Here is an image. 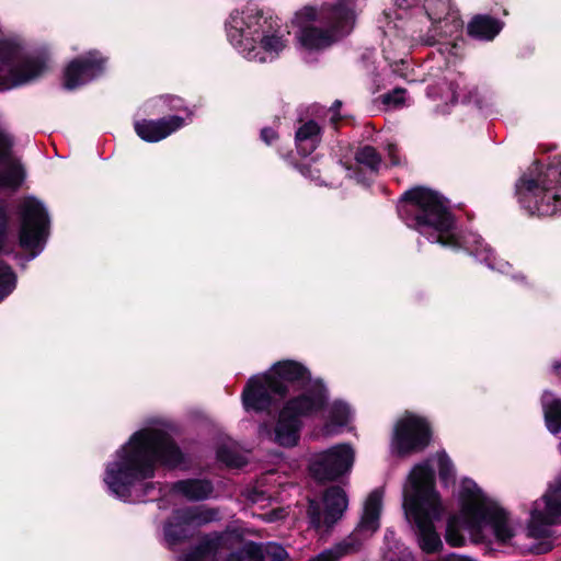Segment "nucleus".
I'll use <instances>...</instances> for the list:
<instances>
[{"label": "nucleus", "instance_id": "nucleus-1", "mask_svg": "<svg viewBox=\"0 0 561 561\" xmlns=\"http://www.w3.org/2000/svg\"><path fill=\"white\" fill-rule=\"evenodd\" d=\"M181 459L179 448L163 428H144L106 463L103 480L112 494L126 500L139 482L153 476L158 462L175 466Z\"/></svg>", "mask_w": 561, "mask_h": 561}, {"label": "nucleus", "instance_id": "nucleus-2", "mask_svg": "<svg viewBox=\"0 0 561 561\" xmlns=\"http://www.w3.org/2000/svg\"><path fill=\"white\" fill-rule=\"evenodd\" d=\"M458 500L462 506L463 526L474 540L494 538L497 542L517 545L524 550L534 549L531 545L518 541L519 522L471 479L461 480Z\"/></svg>", "mask_w": 561, "mask_h": 561}, {"label": "nucleus", "instance_id": "nucleus-3", "mask_svg": "<svg viewBox=\"0 0 561 561\" xmlns=\"http://www.w3.org/2000/svg\"><path fill=\"white\" fill-rule=\"evenodd\" d=\"M226 33L244 58L256 62L274 60L288 43L278 19L254 7L231 11L226 21Z\"/></svg>", "mask_w": 561, "mask_h": 561}, {"label": "nucleus", "instance_id": "nucleus-4", "mask_svg": "<svg viewBox=\"0 0 561 561\" xmlns=\"http://www.w3.org/2000/svg\"><path fill=\"white\" fill-rule=\"evenodd\" d=\"M355 13L350 0H339L333 5H305L298 9L290 21L297 47L304 53L321 51L354 26Z\"/></svg>", "mask_w": 561, "mask_h": 561}, {"label": "nucleus", "instance_id": "nucleus-5", "mask_svg": "<svg viewBox=\"0 0 561 561\" xmlns=\"http://www.w3.org/2000/svg\"><path fill=\"white\" fill-rule=\"evenodd\" d=\"M403 508L409 520L415 523L417 543L422 551L434 553L443 542L434 522L445 512V506L434 489V474L428 463L415 466L403 489Z\"/></svg>", "mask_w": 561, "mask_h": 561}, {"label": "nucleus", "instance_id": "nucleus-6", "mask_svg": "<svg viewBox=\"0 0 561 561\" xmlns=\"http://www.w3.org/2000/svg\"><path fill=\"white\" fill-rule=\"evenodd\" d=\"M401 211L414 216L413 227L430 241L448 248H458L453 219L444 198L428 188H414L405 193Z\"/></svg>", "mask_w": 561, "mask_h": 561}, {"label": "nucleus", "instance_id": "nucleus-7", "mask_svg": "<svg viewBox=\"0 0 561 561\" xmlns=\"http://www.w3.org/2000/svg\"><path fill=\"white\" fill-rule=\"evenodd\" d=\"M314 394H299L286 402L272 431L262 427L261 432L283 447H293L299 440L301 417L312 416L321 411L328 399L327 389L320 382H312Z\"/></svg>", "mask_w": 561, "mask_h": 561}, {"label": "nucleus", "instance_id": "nucleus-8", "mask_svg": "<svg viewBox=\"0 0 561 561\" xmlns=\"http://www.w3.org/2000/svg\"><path fill=\"white\" fill-rule=\"evenodd\" d=\"M516 191L520 205L531 215L551 216L561 210V160L537 179L522 178Z\"/></svg>", "mask_w": 561, "mask_h": 561}, {"label": "nucleus", "instance_id": "nucleus-9", "mask_svg": "<svg viewBox=\"0 0 561 561\" xmlns=\"http://www.w3.org/2000/svg\"><path fill=\"white\" fill-rule=\"evenodd\" d=\"M431 440V426L421 415L407 412L394 424L391 453L405 456L425 448Z\"/></svg>", "mask_w": 561, "mask_h": 561}, {"label": "nucleus", "instance_id": "nucleus-10", "mask_svg": "<svg viewBox=\"0 0 561 561\" xmlns=\"http://www.w3.org/2000/svg\"><path fill=\"white\" fill-rule=\"evenodd\" d=\"M556 524H561V479L533 503L525 534L528 538H545L550 526Z\"/></svg>", "mask_w": 561, "mask_h": 561}, {"label": "nucleus", "instance_id": "nucleus-11", "mask_svg": "<svg viewBox=\"0 0 561 561\" xmlns=\"http://www.w3.org/2000/svg\"><path fill=\"white\" fill-rule=\"evenodd\" d=\"M356 453L350 444H337L312 455L310 473L319 481H333L348 474L355 462Z\"/></svg>", "mask_w": 561, "mask_h": 561}, {"label": "nucleus", "instance_id": "nucleus-12", "mask_svg": "<svg viewBox=\"0 0 561 561\" xmlns=\"http://www.w3.org/2000/svg\"><path fill=\"white\" fill-rule=\"evenodd\" d=\"M47 69L43 60H21L16 49L0 55V90L27 83Z\"/></svg>", "mask_w": 561, "mask_h": 561}, {"label": "nucleus", "instance_id": "nucleus-13", "mask_svg": "<svg viewBox=\"0 0 561 561\" xmlns=\"http://www.w3.org/2000/svg\"><path fill=\"white\" fill-rule=\"evenodd\" d=\"M46 226L47 216L43 205L34 198H26L22 205L20 243L33 255L42 250L46 238Z\"/></svg>", "mask_w": 561, "mask_h": 561}, {"label": "nucleus", "instance_id": "nucleus-14", "mask_svg": "<svg viewBox=\"0 0 561 561\" xmlns=\"http://www.w3.org/2000/svg\"><path fill=\"white\" fill-rule=\"evenodd\" d=\"M107 58L98 50L71 60L65 69L64 85L76 89L100 76L106 67Z\"/></svg>", "mask_w": 561, "mask_h": 561}, {"label": "nucleus", "instance_id": "nucleus-15", "mask_svg": "<svg viewBox=\"0 0 561 561\" xmlns=\"http://www.w3.org/2000/svg\"><path fill=\"white\" fill-rule=\"evenodd\" d=\"M285 391L286 388L268 374L253 376L243 390V405L247 410H265L272 403L273 394H283Z\"/></svg>", "mask_w": 561, "mask_h": 561}, {"label": "nucleus", "instance_id": "nucleus-16", "mask_svg": "<svg viewBox=\"0 0 561 561\" xmlns=\"http://www.w3.org/2000/svg\"><path fill=\"white\" fill-rule=\"evenodd\" d=\"M184 126L180 116H170L159 119L136 121L134 128L139 138L147 142H158Z\"/></svg>", "mask_w": 561, "mask_h": 561}, {"label": "nucleus", "instance_id": "nucleus-17", "mask_svg": "<svg viewBox=\"0 0 561 561\" xmlns=\"http://www.w3.org/2000/svg\"><path fill=\"white\" fill-rule=\"evenodd\" d=\"M273 377L274 380L279 381L285 388V382H302V392H309V394H314V389H312V382L318 381L323 387L324 385L320 379H311L308 369L302 366L300 363L294 360H283L275 364L271 370L267 373Z\"/></svg>", "mask_w": 561, "mask_h": 561}, {"label": "nucleus", "instance_id": "nucleus-18", "mask_svg": "<svg viewBox=\"0 0 561 561\" xmlns=\"http://www.w3.org/2000/svg\"><path fill=\"white\" fill-rule=\"evenodd\" d=\"M382 491L374 490L364 502L363 514L356 528V535L366 538L371 536L380 526L382 510Z\"/></svg>", "mask_w": 561, "mask_h": 561}, {"label": "nucleus", "instance_id": "nucleus-19", "mask_svg": "<svg viewBox=\"0 0 561 561\" xmlns=\"http://www.w3.org/2000/svg\"><path fill=\"white\" fill-rule=\"evenodd\" d=\"M426 9L430 19L438 24L437 27L440 34L451 36L461 30L462 23L459 20L458 13L451 8L448 0H437L435 3L430 2Z\"/></svg>", "mask_w": 561, "mask_h": 561}, {"label": "nucleus", "instance_id": "nucleus-20", "mask_svg": "<svg viewBox=\"0 0 561 561\" xmlns=\"http://www.w3.org/2000/svg\"><path fill=\"white\" fill-rule=\"evenodd\" d=\"M267 559L270 561H287L288 554L286 550L274 542L259 546L255 543H247L239 554H232L228 561H261Z\"/></svg>", "mask_w": 561, "mask_h": 561}, {"label": "nucleus", "instance_id": "nucleus-21", "mask_svg": "<svg viewBox=\"0 0 561 561\" xmlns=\"http://www.w3.org/2000/svg\"><path fill=\"white\" fill-rule=\"evenodd\" d=\"M323 504V523L330 526L340 519L346 511L348 505L347 495L343 489L339 486H332L325 492Z\"/></svg>", "mask_w": 561, "mask_h": 561}, {"label": "nucleus", "instance_id": "nucleus-22", "mask_svg": "<svg viewBox=\"0 0 561 561\" xmlns=\"http://www.w3.org/2000/svg\"><path fill=\"white\" fill-rule=\"evenodd\" d=\"M542 412L548 431L557 434L561 431V399L550 391L541 397Z\"/></svg>", "mask_w": 561, "mask_h": 561}, {"label": "nucleus", "instance_id": "nucleus-23", "mask_svg": "<svg viewBox=\"0 0 561 561\" xmlns=\"http://www.w3.org/2000/svg\"><path fill=\"white\" fill-rule=\"evenodd\" d=\"M501 30L502 24L486 15L476 16L468 25V32L471 36L484 41L493 39Z\"/></svg>", "mask_w": 561, "mask_h": 561}, {"label": "nucleus", "instance_id": "nucleus-24", "mask_svg": "<svg viewBox=\"0 0 561 561\" xmlns=\"http://www.w3.org/2000/svg\"><path fill=\"white\" fill-rule=\"evenodd\" d=\"M320 127L314 122H308L296 131V144L298 150L307 156L311 153L319 142Z\"/></svg>", "mask_w": 561, "mask_h": 561}, {"label": "nucleus", "instance_id": "nucleus-25", "mask_svg": "<svg viewBox=\"0 0 561 561\" xmlns=\"http://www.w3.org/2000/svg\"><path fill=\"white\" fill-rule=\"evenodd\" d=\"M353 417V411L350 405L343 401H334L327 415L325 430L328 433H332L336 427L344 426Z\"/></svg>", "mask_w": 561, "mask_h": 561}, {"label": "nucleus", "instance_id": "nucleus-26", "mask_svg": "<svg viewBox=\"0 0 561 561\" xmlns=\"http://www.w3.org/2000/svg\"><path fill=\"white\" fill-rule=\"evenodd\" d=\"M25 172L15 159L9 158L5 170L0 172V187L1 188H18L24 181Z\"/></svg>", "mask_w": 561, "mask_h": 561}, {"label": "nucleus", "instance_id": "nucleus-27", "mask_svg": "<svg viewBox=\"0 0 561 561\" xmlns=\"http://www.w3.org/2000/svg\"><path fill=\"white\" fill-rule=\"evenodd\" d=\"M175 490L190 500H203L211 493L213 488L207 481L188 480L178 482Z\"/></svg>", "mask_w": 561, "mask_h": 561}, {"label": "nucleus", "instance_id": "nucleus-28", "mask_svg": "<svg viewBox=\"0 0 561 561\" xmlns=\"http://www.w3.org/2000/svg\"><path fill=\"white\" fill-rule=\"evenodd\" d=\"M468 250L478 256L481 261H484L489 267L497 270L501 273H507L511 268V265L507 262L503 260H496L492 255L491 249L486 244H483V242L479 239H474L472 241V248H468Z\"/></svg>", "mask_w": 561, "mask_h": 561}, {"label": "nucleus", "instance_id": "nucleus-29", "mask_svg": "<svg viewBox=\"0 0 561 561\" xmlns=\"http://www.w3.org/2000/svg\"><path fill=\"white\" fill-rule=\"evenodd\" d=\"M458 503L460 502L458 501ZM459 514L448 520L445 536L446 541L454 547L462 546L465 542V537L462 536L461 531L465 530L468 533L463 526L462 506L461 504H459Z\"/></svg>", "mask_w": 561, "mask_h": 561}, {"label": "nucleus", "instance_id": "nucleus-30", "mask_svg": "<svg viewBox=\"0 0 561 561\" xmlns=\"http://www.w3.org/2000/svg\"><path fill=\"white\" fill-rule=\"evenodd\" d=\"M15 286V273L8 264L0 260V300L10 295Z\"/></svg>", "mask_w": 561, "mask_h": 561}, {"label": "nucleus", "instance_id": "nucleus-31", "mask_svg": "<svg viewBox=\"0 0 561 561\" xmlns=\"http://www.w3.org/2000/svg\"><path fill=\"white\" fill-rule=\"evenodd\" d=\"M357 163L365 165L370 171H377L381 164V159L375 148L366 146L356 153Z\"/></svg>", "mask_w": 561, "mask_h": 561}, {"label": "nucleus", "instance_id": "nucleus-32", "mask_svg": "<svg viewBox=\"0 0 561 561\" xmlns=\"http://www.w3.org/2000/svg\"><path fill=\"white\" fill-rule=\"evenodd\" d=\"M436 462L438 467V472L440 479L447 483L449 480L454 479L455 470L451 460L449 457L442 453L436 455Z\"/></svg>", "mask_w": 561, "mask_h": 561}, {"label": "nucleus", "instance_id": "nucleus-33", "mask_svg": "<svg viewBox=\"0 0 561 561\" xmlns=\"http://www.w3.org/2000/svg\"><path fill=\"white\" fill-rule=\"evenodd\" d=\"M216 514L210 511L196 508L195 511H190L185 513L181 519L185 523H195V524H202L210 522L215 518Z\"/></svg>", "mask_w": 561, "mask_h": 561}, {"label": "nucleus", "instance_id": "nucleus-34", "mask_svg": "<svg viewBox=\"0 0 561 561\" xmlns=\"http://www.w3.org/2000/svg\"><path fill=\"white\" fill-rule=\"evenodd\" d=\"M182 561H214V553L209 547H203L185 556Z\"/></svg>", "mask_w": 561, "mask_h": 561}, {"label": "nucleus", "instance_id": "nucleus-35", "mask_svg": "<svg viewBox=\"0 0 561 561\" xmlns=\"http://www.w3.org/2000/svg\"><path fill=\"white\" fill-rule=\"evenodd\" d=\"M404 90L397 89L392 93L383 95V103L392 104L394 106L404 102Z\"/></svg>", "mask_w": 561, "mask_h": 561}, {"label": "nucleus", "instance_id": "nucleus-36", "mask_svg": "<svg viewBox=\"0 0 561 561\" xmlns=\"http://www.w3.org/2000/svg\"><path fill=\"white\" fill-rule=\"evenodd\" d=\"M12 141L10 137L0 131V161L9 158Z\"/></svg>", "mask_w": 561, "mask_h": 561}, {"label": "nucleus", "instance_id": "nucleus-37", "mask_svg": "<svg viewBox=\"0 0 561 561\" xmlns=\"http://www.w3.org/2000/svg\"><path fill=\"white\" fill-rule=\"evenodd\" d=\"M387 153L392 165H399L401 163L400 159L398 158V148L394 144H388Z\"/></svg>", "mask_w": 561, "mask_h": 561}, {"label": "nucleus", "instance_id": "nucleus-38", "mask_svg": "<svg viewBox=\"0 0 561 561\" xmlns=\"http://www.w3.org/2000/svg\"><path fill=\"white\" fill-rule=\"evenodd\" d=\"M7 216L2 207H0V249L3 244L4 230H5Z\"/></svg>", "mask_w": 561, "mask_h": 561}, {"label": "nucleus", "instance_id": "nucleus-39", "mask_svg": "<svg viewBox=\"0 0 561 561\" xmlns=\"http://www.w3.org/2000/svg\"><path fill=\"white\" fill-rule=\"evenodd\" d=\"M261 136H262V139L266 142V144H271L274 139H276L277 135L275 133V130L271 129V128H264L261 133Z\"/></svg>", "mask_w": 561, "mask_h": 561}, {"label": "nucleus", "instance_id": "nucleus-40", "mask_svg": "<svg viewBox=\"0 0 561 561\" xmlns=\"http://www.w3.org/2000/svg\"><path fill=\"white\" fill-rule=\"evenodd\" d=\"M309 514H310L311 523L314 526H319L321 523L320 516L316 514V512L313 511L312 507H310Z\"/></svg>", "mask_w": 561, "mask_h": 561}, {"label": "nucleus", "instance_id": "nucleus-41", "mask_svg": "<svg viewBox=\"0 0 561 561\" xmlns=\"http://www.w3.org/2000/svg\"><path fill=\"white\" fill-rule=\"evenodd\" d=\"M164 534H165V537L170 540V541H173L174 540V531H173V526L172 525H168L164 529Z\"/></svg>", "mask_w": 561, "mask_h": 561}, {"label": "nucleus", "instance_id": "nucleus-42", "mask_svg": "<svg viewBox=\"0 0 561 561\" xmlns=\"http://www.w3.org/2000/svg\"><path fill=\"white\" fill-rule=\"evenodd\" d=\"M218 457H219V459L221 461L226 462L229 466H233L234 465V462L230 458L226 457L222 451L218 453Z\"/></svg>", "mask_w": 561, "mask_h": 561}, {"label": "nucleus", "instance_id": "nucleus-43", "mask_svg": "<svg viewBox=\"0 0 561 561\" xmlns=\"http://www.w3.org/2000/svg\"><path fill=\"white\" fill-rule=\"evenodd\" d=\"M552 368L557 374H561V362L553 363Z\"/></svg>", "mask_w": 561, "mask_h": 561}, {"label": "nucleus", "instance_id": "nucleus-44", "mask_svg": "<svg viewBox=\"0 0 561 561\" xmlns=\"http://www.w3.org/2000/svg\"><path fill=\"white\" fill-rule=\"evenodd\" d=\"M514 278H517V279H524L525 277L523 275H514Z\"/></svg>", "mask_w": 561, "mask_h": 561}, {"label": "nucleus", "instance_id": "nucleus-45", "mask_svg": "<svg viewBox=\"0 0 561 561\" xmlns=\"http://www.w3.org/2000/svg\"><path fill=\"white\" fill-rule=\"evenodd\" d=\"M389 535H391V536H392L393 534H392V533H387V534H386V538H388V537H389Z\"/></svg>", "mask_w": 561, "mask_h": 561}]
</instances>
